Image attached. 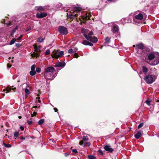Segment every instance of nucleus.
<instances>
[{
	"label": "nucleus",
	"instance_id": "obj_39",
	"mask_svg": "<svg viewBox=\"0 0 159 159\" xmlns=\"http://www.w3.org/2000/svg\"><path fill=\"white\" fill-rule=\"evenodd\" d=\"M77 50V48H74L73 49V52L75 53Z\"/></svg>",
	"mask_w": 159,
	"mask_h": 159
},
{
	"label": "nucleus",
	"instance_id": "obj_29",
	"mask_svg": "<svg viewBox=\"0 0 159 159\" xmlns=\"http://www.w3.org/2000/svg\"><path fill=\"white\" fill-rule=\"evenodd\" d=\"M50 51L49 49L47 50L45 52V55H47L50 54Z\"/></svg>",
	"mask_w": 159,
	"mask_h": 159
},
{
	"label": "nucleus",
	"instance_id": "obj_13",
	"mask_svg": "<svg viewBox=\"0 0 159 159\" xmlns=\"http://www.w3.org/2000/svg\"><path fill=\"white\" fill-rule=\"evenodd\" d=\"M135 18L137 20H141L143 18V16L142 14L139 13L135 16Z\"/></svg>",
	"mask_w": 159,
	"mask_h": 159
},
{
	"label": "nucleus",
	"instance_id": "obj_17",
	"mask_svg": "<svg viewBox=\"0 0 159 159\" xmlns=\"http://www.w3.org/2000/svg\"><path fill=\"white\" fill-rule=\"evenodd\" d=\"M136 47L138 48L143 49L144 47L142 43H140L139 44H137L136 45Z\"/></svg>",
	"mask_w": 159,
	"mask_h": 159
},
{
	"label": "nucleus",
	"instance_id": "obj_32",
	"mask_svg": "<svg viewBox=\"0 0 159 159\" xmlns=\"http://www.w3.org/2000/svg\"><path fill=\"white\" fill-rule=\"evenodd\" d=\"M3 144L4 146L7 148H10L11 146V145L9 144H7L4 143H3Z\"/></svg>",
	"mask_w": 159,
	"mask_h": 159
},
{
	"label": "nucleus",
	"instance_id": "obj_23",
	"mask_svg": "<svg viewBox=\"0 0 159 159\" xmlns=\"http://www.w3.org/2000/svg\"><path fill=\"white\" fill-rule=\"evenodd\" d=\"M16 40V39H13L9 43V44L11 45L13 44L14 43H15Z\"/></svg>",
	"mask_w": 159,
	"mask_h": 159
},
{
	"label": "nucleus",
	"instance_id": "obj_1",
	"mask_svg": "<svg viewBox=\"0 0 159 159\" xmlns=\"http://www.w3.org/2000/svg\"><path fill=\"white\" fill-rule=\"evenodd\" d=\"M82 9L80 7H75L73 8L72 12H71L70 13L68 14L67 13L68 18L70 19H72L75 17H78V16H80L84 20H88L90 19V14L89 13H86L84 15H80L78 14L81 11Z\"/></svg>",
	"mask_w": 159,
	"mask_h": 159
},
{
	"label": "nucleus",
	"instance_id": "obj_9",
	"mask_svg": "<svg viewBox=\"0 0 159 159\" xmlns=\"http://www.w3.org/2000/svg\"><path fill=\"white\" fill-rule=\"evenodd\" d=\"M111 27V30L113 33H118L119 31V28L118 26L117 25L113 23L112 24Z\"/></svg>",
	"mask_w": 159,
	"mask_h": 159
},
{
	"label": "nucleus",
	"instance_id": "obj_33",
	"mask_svg": "<svg viewBox=\"0 0 159 159\" xmlns=\"http://www.w3.org/2000/svg\"><path fill=\"white\" fill-rule=\"evenodd\" d=\"M143 125H144V124L143 123H141L138 126V129L140 128H141L143 126Z\"/></svg>",
	"mask_w": 159,
	"mask_h": 159
},
{
	"label": "nucleus",
	"instance_id": "obj_27",
	"mask_svg": "<svg viewBox=\"0 0 159 159\" xmlns=\"http://www.w3.org/2000/svg\"><path fill=\"white\" fill-rule=\"evenodd\" d=\"M89 42L87 41L86 40H84L83 41L82 43L85 45H88V44Z\"/></svg>",
	"mask_w": 159,
	"mask_h": 159
},
{
	"label": "nucleus",
	"instance_id": "obj_58",
	"mask_svg": "<svg viewBox=\"0 0 159 159\" xmlns=\"http://www.w3.org/2000/svg\"><path fill=\"white\" fill-rule=\"evenodd\" d=\"M18 118L19 119H21V116H19L18 117Z\"/></svg>",
	"mask_w": 159,
	"mask_h": 159
},
{
	"label": "nucleus",
	"instance_id": "obj_4",
	"mask_svg": "<svg viewBox=\"0 0 159 159\" xmlns=\"http://www.w3.org/2000/svg\"><path fill=\"white\" fill-rule=\"evenodd\" d=\"M64 55V52L62 51H61L59 52L57 51H53L51 55L52 57L53 58H58L59 57H62Z\"/></svg>",
	"mask_w": 159,
	"mask_h": 159
},
{
	"label": "nucleus",
	"instance_id": "obj_6",
	"mask_svg": "<svg viewBox=\"0 0 159 159\" xmlns=\"http://www.w3.org/2000/svg\"><path fill=\"white\" fill-rule=\"evenodd\" d=\"M144 80L148 84H150L152 83L154 81L152 75H148L145 76Z\"/></svg>",
	"mask_w": 159,
	"mask_h": 159
},
{
	"label": "nucleus",
	"instance_id": "obj_35",
	"mask_svg": "<svg viewBox=\"0 0 159 159\" xmlns=\"http://www.w3.org/2000/svg\"><path fill=\"white\" fill-rule=\"evenodd\" d=\"M105 40L108 43H109L110 42V38L108 37H107L105 39Z\"/></svg>",
	"mask_w": 159,
	"mask_h": 159
},
{
	"label": "nucleus",
	"instance_id": "obj_25",
	"mask_svg": "<svg viewBox=\"0 0 159 159\" xmlns=\"http://www.w3.org/2000/svg\"><path fill=\"white\" fill-rule=\"evenodd\" d=\"M82 139L84 141H86L88 140L89 138H88V136H83Z\"/></svg>",
	"mask_w": 159,
	"mask_h": 159
},
{
	"label": "nucleus",
	"instance_id": "obj_38",
	"mask_svg": "<svg viewBox=\"0 0 159 159\" xmlns=\"http://www.w3.org/2000/svg\"><path fill=\"white\" fill-rule=\"evenodd\" d=\"M36 71L38 73H39L41 71V69L39 68H37L36 69Z\"/></svg>",
	"mask_w": 159,
	"mask_h": 159
},
{
	"label": "nucleus",
	"instance_id": "obj_36",
	"mask_svg": "<svg viewBox=\"0 0 159 159\" xmlns=\"http://www.w3.org/2000/svg\"><path fill=\"white\" fill-rule=\"evenodd\" d=\"M68 52L69 53H73V50L71 48H70L68 50Z\"/></svg>",
	"mask_w": 159,
	"mask_h": 159
},
{
	"label": "nucleus",
	"instance_id": "obj_51",
	"mask_svg": "<svg viewBox=\"0 0 159 159\" xmlns=\"http://www.w3.org/2000/svg\"><path fill=\"white\" fill-rule=\"evenodd\" d=\"M54 110L55 112H57L58 111V109L56 108H54Z\"/></svg>",
	"mask_w": 159,
	"mask_h": 159
},
{
	"label": "nucleus",
	"instance_id": "obj_57",
	"mask_svg": "<svg viewBox=\"0 0 159 159\" xmlns=\"http://www.w3.org/2000/svg\"><path fill=\"white\" fill-rule=\"evenodd\" d=\"M38 56V55L37 54H36L34 56L36 57H37Z\"/></svg>",
	"mask_w": 159,
	"mask_h": 159
},
{
	"label": "nucleus",
	"instance_id": "obj_60",
	"mask_svg": "<svg viewBox=\"0 0 159 159\" xmlns=\"http://www.w3.org/2000/svg\"><path fill=\"white\" fill-rule=\"evenodd\" d=\"M20 82V80H18V81H17V82Z\"/></svg>",
	"mask_w": 159,
	"mask_h": 159
},
{
	"label": "nucleus",
	"instance_id": "obj_59",
	"mask_svg": "<svg viewBox=\"0 0 159 159\" xmlns=\"http://www.w3.org/2000/svg\"><path fill=\"white\" fill-rule=\"evenodd\" d=\"M133 47H135V45H133Z\"/></svg>",
	"mask_w": 159,
	"mask_h": 159
},
{
	"label": "nucleus",
	"instance_id": "obj_48",
	"mask_svg": "<svg viewBox=\"0 0 159 159\" xmlns=\"http://www.w3.org/2000/svg\"><path fill=\"white\" fill-rule=\"evenodd\" d=\"M7 68H10L11 66V65L9 64H7Z\"/></svg>",
	"mask_w": 159,
	"mask_h": 159
},
{
	"label": "nucleus",
	"instance_id": "obj_11",
	"mask_svg": "<svg viewBox=\"0 0 159 159\" xmlns=\"http://www.w3.org/2000/svg\"><path fill=\"white\" fill-rule=\"evenodd\" d=\"M104 149L109 152H111L113 151V149L111 147L109 144L105 146L104 147Z\"/></svg>",
	"mask_w": 159,
	"mask_h": 159
},
{
	"label": "nucleus",
	"instance_id": "obj_46",
	"mask_svg": "<svg viewBox=\"0 0 159 159\" xmlns=\"http://www.w3.org/2000/svg\"><path fill=\"white\" fill-rule=\"evenodd\" d=\"M36 112H34L33 114L32 115V117L35 116L36 115Z\"/></svg>",
	"mask_w": 159,
	"mask_h": 159
},
{
	"label": "nucleus",
	"instance_id": "obj_30",
	"mask_svg": "<svg viewBox=\"0 0 159 159\" xmlns=\"http://www.w3.org/2000/svg\"><path fill=\"white\" fill-rule=\"evenodd\" d=\"M16 30H15V29H14L12 31H11V37H13L14 35V34Z\"/></svg>",
	"mask_w": 159,
	"mask_h": 159
},
{
	"label": "nucleus",
	"instance_id": "obj_3",
	"mask_svg": "<svg viewBox=\"0 0 159 159\" xmlns=\"http://www.w3.org/2000/svg\"><path fill=\"white\" fill-rule=\"evenodd\" d=\"M81 32L85 39L87 40H89L93 43H95L97 42V38L95 37L92 36L93 35V33L92 31L89 32V31L88 30L83 29L81 30Z\"/></svg>",
	"mask_w": 159,
	"mask_h": 159
},
{
	"label": "nucleus",
	"instance_id": "obj_45",
	"mask_svg": "<svg viewBox=\"0 0 159 159\" xmlns=\"http://www.w3.org/2000/svg\"><path fill=\"white\" fill-rule=\"evenodd\" d=\"M20 129L21 130L23 131L24 130V128L23 126H21L20 127Z\"/></svg>",
	"mask_w": 159,
	"mask_h": 159
},
{
	"label": "nucleus",
	"instance_id": "obj_2",
	"mask_svg": "<svg viewBox=\"0 0 159 159\" xmlns=\"http://www.w3.org/2000/svg\"><path fill=\"white\" fill-rule=\"evenodd\" d=\"M55 70L54 68L52 66L48 67L45 70L44 76L47 80H52L56 76V74L54 75Z\"/></svg>",
	"mask_w": 159,
	"mask_h": 159
},
{
	"label": "nucleus",
	"instance_id": "obj_34",
	"mask_svg": "<svg viewBox=\"0 0 159 159\" xmlns=\"http://www.w3.org/2000/svg\"><path fill=\"white\" fill-rule=\"evenodd\" d=\"M14 135L15 137H17L19 135V133L17 132H15Z\"/></svg>",
	"mask_w": 159,
	"mask_h": 159
},
{
	"label": "nucleus",
	"instance_id": "obj_16",
	"mask_svg": "<svg viewBox=\"0 0 159 159\" xmlns=\"http://www.w3.org/2000/svg\"><path fill=\"white\" fill-rule=\"evenodd\" d=\"M16 89V88L15 87L14 88H12L11 87H7L5 89H3V92H4L5 91H6L7 92H9L11 90H13L15 91Z\"/></svg>",
	"mask_w": 159,
	"mask_h": 159
},
{
	"label": "nucleus",
	"instance_id": "obj_7",
	"mask_svg": "<svg viewBox=\"0 0 159 159\" xmlns=\"http://www.w3.org/2000/svg\"><path fill=\"white\" fill-rule=\"evenodd\" d=\"M58 31L59 33L63 34H67L68 33V30L67 28L63 26H60L59 27Z\"/></svg>",
	"mask_w": 159,
	"mask_h": 159
},
{
	"label": "nucleus",
	"instance_id": "obj_47",
	"mask_svg": "<svg viewBox=\"0 0 159 159\" xmlns=\"http://www.w3.org/2000/svg\"><path fill=\"white\" fill-rule=\"evenodd\" d=\"M93 44L92 43L89 42L88 45H89L90 46H93Z\"/></svg>",
	"mask_w": 159,
	"mask_h": 159
},
{
	"label": "nucleus",
	"instance_id": "obj_40",
	"mask_svg": "<svg viewBox=\"0 0 159 159\" xmlns=\"http://www.w3.org/2000/svg\"><path fill=\"white\" fill-rule=\"evenodd\" d=\"M22 35H20V36L17 39L18 40H20L22 39Z\"/></svg>",
	"mask_w": 159,
	"mask_h": 159
},
{
	"label": "nucleus",
	"instance_id": "obj_26",
	"mask_svg": "<svg viewBox=\"0 0 159 159\" xmlns=\"http://www.w3.org/2000/svg\"><path fill=\"white\" fill-rule=\"evenodd\" d=\"M35 51L36 52H38L40 50V48L39 47H38L37 46L34 47Z\"/></svg>",
	"mask_w": 159,
	"mask_h": 159
},
{
	"label": "nucleus",
	"instance_id": "obj_31",
	"mask_svg": "<svg viewBox=\"0 0 159 159\" xmlns=\"http://www.w3.org/2000/svg\"><path fill=\"white\" fill-rule=\"evenodd\" d=\"M89 159H95L96 157L93 156L89 155L88 156Z\"/></svg>",
	"mask_w": 159,
	"mask_h": 159
},
{
	"label": "nucleus",
	"instance_id": "obj_50",
	"mask_svg": "<svg viewBox=\"0 0 159 159\" xmlns=\"http://www.w3.org/2000/svg\"><path fill=\"white\" fill-rule=\"evenodd\" d=\"M31 30V28H28L26 30H25V31L26 32H27L28 31L30 30Z\"/></svg>",
	"mask_w": 159,
	"mask_h": 159
},
{
	"label": "nucleus",
	"instance_id": "obj_43",
	"mask_svg": "<svg viewBox=\"0 0 159 159\" xmlns=\"http://www.w3.org/2000/svg\"><path fill=\"white\" fill-rule=\"evenodd\" d=\"M78 56H79L78 55V54L77 53H75V54L74 55V57H75V58H77L78 57Z\"/></svg>",
	"mask_w": 159,
	"mask_h": 159
},
{
	"label": "nucleus",
	"instance_id": "obj_53",
	"mask_svg": "<svg viewBox=\"0 0 159 159\" xmlns=\"http://www.w3.org/2000/svg\"><path fill=\"white\" fill-rule=\"evenodd\" d=\"M18 28V26H16L15 28V30H17Z\"/></svg>",
	"mask_w": 159,
	"mask_h": 159
},
{
	"label": "nucleus",
	"instance_id": "obj_12",
	"mask_svg": "<svg viewBox=\"0 0 159 159\" xmlns=\"http://www.w3.org/2000/svg\"><path fill=\"white\" fill-rule=\"evenodd\" d=\"M66 65L65 62H59L56 63L55 67H64Z\"/></svg>",
	"mask_w": 159,
	"mask_h": 159
},
{
	"label": "nucleus",
	"instance_id": "obj_42",
	"mask_svg": "<svg viewBox=\"0 0 159 159\" xmlns=\"http://www.w3.org/2000/svg\"><path fill=\"white\" fill-rule=\"evenodd\" d=\"M27 122L29 125H30L32 124L33 121L32 120L28 121Z\"/></svg>",
	"mask_w": 159,
	"mask_h": 159
},
{
	"label": "nucleus",
	"instance_id": "obj_14",
	"mask_svg": "<svg viewBox=\"0 0 159 159\" xmlns=\"http://www.w3.org/2000/svg\"><path fill=\"white\" fill-rule=\"evenodd\" d=\"M79 144L81 146H83L84 147L86 146H89L90 145L89 142H85L84 143L82 140L80 141L79 142Z\"/></svg>",
	"mask_w": 159,
	"mask_h": 159
},
{
	"label": "nucleus",
	"instance_id": "obj_5",
	"mask_svg": "<svg viewBox=\"0 0 159 159\" xmlns=\"http://www.w3.org/2000/svg\"><path fill=\"white\" fill-rule=\"evenodd\" d=\"M21 86L23 89L24 87L26 88L25 89V97L26 98L27 95L30 94V90L27 88L30 89L31 88L29 84L25 83L22 84L21 85Z\"/></svg>",
	"mask_w": 159,
	"mask_h": 159
},
{
	"label": "nucleus",
	"instance_id": "obj_56",
	"mask_svg": "<svg viewBox=\"0 0 159 159\" xmlns=\"http://www.w3.org/2000/svg\"><path fill=\"white\" fill-rule=\"evenodd\" d=\"M65 155L67 157L68 156V154L67 153H65Z\"/></svg>",
	"mask_w": 159,
	"mask_h": 159
},
{
	"label": "nucleus",
	"instance_id": "obj_10",
	"mask_svg": "<svg viewBox=\"0 0 159 159\" xmlns=\"http://www.w3.org/2000/svg\"><path fill=\"white\" fill-rule=\"evenodd\" d=\"M47 15V13L45 12L38 13L36 14V17L38 18H43L46 17Z\"/></svg>",
	"mask_w": 159,
	"mask_h": 159
},
{
	"label": "nucleus",
	"instance_id": "obj_24",
	"mask_svg": "<svg viewBox=\"0 0 159 159\" xmlns=\"http://www.w3.org/2000/svg\"><path fill=\"white\" fill-rule=\"evenodd\" d=\"M44 39L42 37L39 38L38 39L37 41L38 42H42L43 41Z\"/></svg>",
	"mask_w": 159,
	"mask_h": 159
},
{
	"label": "nucleus",
	"instance_id": "obj_52",
	"mask_svg": "<svg viewBox=\"0 0 159 159\" xmlns=\"http://www.w3.org/2000/svg\"><path fill=\"white\" fill-rule=\"evenodd\" d=\"M20 45V43H16V46L17 47H19Z\"/></svg>",
	"mask_w": 159,
	"mask_h": 159
},
{
	"label": "nucleus",
	"instance_id": "obj_22",
	"mask_svg": "<svg viewBox=\"0 0 159 159\" xmlns=\"http://www.w3.org/2000/svg\"><path fill=\"white\" fill-rule=\"evenodd\" d=\"M44 122V119H41L38 122V123L39 125H42L43 123Z\"/></svg>",
	"mask_w": 159,
	"mask_h": 159
},
{
	"label": "nucleus",
	"instance_id": "obj_28",
	"mask_svg": "<svg viewBox=\"0 0 159 159\" xmlns=\"http://www.w3.org/2000/svg\"><path fill=\"white\" fill-rule=\"evenodd\" d=\"M151 102V101L150 99H148L145 102L148 105L150 106Z\"/></svg>",
	"mask_w": 159,
	"mask_h": 159
},
{
	"label": "nucleus",
	"instance_id": "obj_15",
	"mask_svg": "<svg viewBox=\"0 0 159 159\" xmlns=\"http://www.w3.org/2000/svg\"><path fill=\"white\" fill-rule=\"evenodd\" d=\"M155 57V56L153 53H151L149 54L148 56V58L149 60L147 61V62L148 61H152L151 60L154 59Z\"/></svg>",
	"mask_w": 159,
	"mask_h": 159
},
{
	"label": "nucleus",
	"instance_id": "obj_55",
	"mask_svg": "<svg viewBox=\"0 0 159 159\" xmlns=\"http://www.w3.org/2000/svg\"><path fill=\"white\" fill-rule=\"evenodd\" d=\"M108 2H112L114 1V0H107Z\"/></svg>",
	"mask_w": 159,
	"mask_h": 159
},
{
	"label": "nucleus",
	"instance_id": "obj_54",
	"mask_svg": "<svg viewBox=\"0 0 159 159\" xmlns=\"http://www.w3.org/2000/svg\"><path fill=\"white\" fill-rule=\"evenodd\" d=\"M21 139L22 140H25V138L23 137H21Z\"/></svg>",
	"mask_w": 159,
	"mask_h": 159
},
{
	"label": "nucleus",
	"instance_id": "obj_37",
	"mask_svg": "<svg viewBox=\"0 0 159 159\" xmlns=\"http://www.w3.org/2000/svg\"><path fill=\"white\" fill-rule=\"evenodd\" d=\"M35 66L34 65H33L31 67V70H35Z\"/></svg>",
	"mask_w": 159,
	"mask_h": 159
},
{
	"label": "nucleus",
	"instance_id": "obj_44",
	"mask_svg": "<svg viewBox=\"0 0 159 159\" xmlns=\"http://www.w3.org/2000/svg\"><path fill=\"white\" fill-rule=\"evenodd\" d=\"M39 97H38L36 98V101H38V102L39 103H40L41 102V101L39 100Z\"/></svg>",
	"mask_w": 159,
	"mask_h": 159
},
{
	"label": "nucleus",
	"instance_id": "obj_41",
	"mask_svg": "<svg viewBox=\"0 0 159 159\" xmlns=\"http://www.w3.org/2000/svg\"><path fill=\"white\" fill-rule=\"evenodd\" d=\"M72 151L75 153H76L78 152L77 150L75 149H73L72 150Z\"/></svg>",
	"mask_w": 159,
	"mask_h": 159
},
{
	"label": "nucleus",
	"instance_id": "obj_49",
	"mask_svg": "<svg viewBox=\"0 0 159 159\" xmlns=\"http://www.w3.org/2000/svg\"><path fill=\"white\" fill-rule=\"evenodd\" d=\"M37 106H34V107H33L32 108V110H33V111H34V108H37Z\"/></svg>",
	"mask_w": 159,
	"mask_h": 159
},
{
	"label": "nucleus",
	"instance_id": "obj_20",
	"mask_svg": "<svg viewBox=\"0 0 159 159\" xmlns=\"http://www.w3.org/2000/svg\"><path fill=\"white\" fill-rule=\"evenodd\" d=\"M44 10V7L42 6H39L37 7V10L38 11H42Z\"/></svg>",
	"mask_w": 159,
	"mask_h": 159
},
{
	"label": "nucleus",
	"instance_id": "obj_21",
	"mask_svg": "<svg viewBox=\"0 0 159 159\" xmlns=\"http://www.w3.org/2000/svg\"><path fill=\"white\" fill-rule=\"evenodd\" d=\"M36 72L35 70H31L30 72V74L31 76H33L35 75Z\"/></svg>",
	"mask_w": 159,
	"mask_h": 159
},
{
	"label": "nucleus",
	"instance_id": "obj_8",
	"mask_svg": "<svg viewBox=\"0 0 159 159\" xmlns=\"http://www.w3.org/2000/svg\"><path fill=\"white\" fill-rule=\"evenodd\" d=\"M153 61H148L147 63L152 66L157 65L159 63V56L155 57Z\"/></svg>",
	"mask_w": 159,
	"mask_h": 159
},
{
	"label": "nucleus",
	"instance_id": "obj_19",
	"mask_svg": "<svg viewBox=\"0 0 159 159\" xmlns=\"http://www.w3.org/2000/svg\"><path fill=\"white\" fill-rule=\"evenodd\" d=\"M142 70L143 72L145 73H147L148 71V69L145 66H143Z\"/></svg>",
	"mask_w": 159,
	"mask_h": 159
},
{
	"label": "nucleus",
	"instance_id": "obj_18",
	"mask_svg": "<svg viewBox=\"0 0 159 159\" xmlns=\"http://www.w3.org/2000/svg\"><path fill=\"white\" fill-rule=\"evenodd\" d=\"M142 135L140 131H138L137 134H135L134 136L136 139H139Z\"/></svg>",
	"mask_w": 159,
	"mask_h": 159
}]
</instances>
